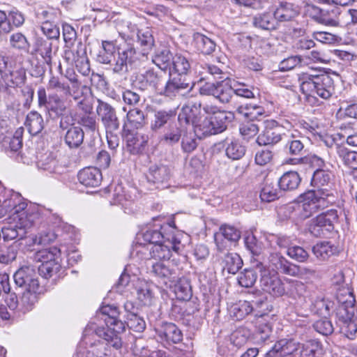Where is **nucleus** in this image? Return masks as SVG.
I'll return each mask as SVG.
<instances>
[{
	"label": "nucleus",
	"instance_id": "obj_1",
	"mask_svg": "<svg viewBox=\"0 0 357 357\" xmlns=\"http://www.w3.org/2000/svg\"><path fill=\"white\" fill-rule=\"evenodd\" d=\"M125 328L126 324L119 319V309L113 305L102 306L84 331L82 342L86 346L84 357H108L106 345L121 348L119 334Z\"/></svg>",
	"mask_w": 357,
	"mask_h": 357
},
{
	"label": "nucleus",
	"instance_id": "obj_2",
	"mask_svg": "<svg viewBox=\"0 0 357 357\" xmlns=\"http://www.w3.org/2000/svg\"><path fill=\"white\" fill-rule=\"evenodd\" d=\"M331 174L323 169H317L313 174L311 185L313 189L302 195L303 217L308 218L318 209H323L335 202L336 198L332 190L328 188Z\"/></svg>",
	"mask_w": 357,
	"mask_h": 357
},
{
	"label": "nucleus",
	"instance_id": "obj_3",
	"mask_svg": "<svg viewBox=\"0 0 357 357\" xmlns=\"http://www.w3.org/2000/svg\"><path fill=\"white\" fill-rule=\"evenodd\" d=\"M203 110L208 116L204 117L196 129L195 135L199 138L222 132L234 119L233 112L221 111L215 105L206 104Z\"/></svg>",
	"mask_w": 357,
	"mask_h": 357
},
{
	"label": "nucleus",
	"instance_id": "obj_4",
	"mask_svg": "<svg viewBox=\"0 0 357 357\" xmlns=\"http://www.w3.org/2000/svg\"><path fill=\"white\" fill-rule=\"evenodd\" d=\"M299 80L301 90L306 96H317L323 99H328L335 93L334 80L327 74L312 75L302 73Z\"/></svg>",
	"mask_w": 357,
	"mask_h": 357
},
{
	"label": "nucleus",
	"instance_id": "obj_5",
	"mask_svg": "<svg viewBox=\"0 0 357 357\" xmlns=\"http://www.w3.org/2000/svg\"><path fill=\"white\" fill-rule=\"evenodd\" d=\"M38 216L35 213H22L12 218L13 222L2 228L3 240L11 241L25 238L27 229L34 225Z\"/></svg>",
	"mask_w": 357,
	"mask_h": 357
},
{
	"label": "nucleus",
	"instance_id": "obj_6",
	"mask_svg": "<svg viewBox=\"0 0 357 357\" xmlns=\"http://www.w3.org/2000/svg\"><path fill=\"white\" fill-rule=\"evenodd\" d=\"M60 250L56 247L39 250L33 254V261L40 262L38 268L40 275L51 278L61 269Z\"/></svg>",
	"mask_w": 357,
	"mask_h": 357
},
{
	"label": "nucleus",
	"instance_id": "obj_7",
	"mask_svg": "<svg viewBox=\"0 0 357 357\" xmlns=\"http://www.w3.org/2000/svg\"><path fill=\"white\" fill-rule=\"evenodd\" d=\"M26 206L20 194L6 189L0 181V218L7 213H10L12 218L22 213H29Z\"/></svg>",
	"mask_w": 357,
	"mask_h": 357
},
{
	"label": "nucleus",
	"instance_id": "obj_8",
	"mask_svg": "<svg viewBox=\"0 0 357 357\" xmlns=\"http://www.w3.org/2000/svg\"><path fill=\"white\" fill-rule=\"evenodd\" d=\"M256 268L261 273L260 285L264 291L273 296H282L285 294L284 284L276 271L266 269L261 262H257Z\"/></svg>",
	"mask_w": 357,
	"mask_h": 357
},
{
	"label": "nucleus",
	"instance_id": "obj_9",
	"mask_svg": "<svg viewBox=\"0 0 357 357\" xmlns=\"http://www.w3.org/2000/svg\"><path fill=\"white\" fill-rule=\"evenodd\" d=\"M38 104L40 108L45 110L51 116H61L66 111L67 107L65 101L57 93L47 96L46 90L43 86L39 87L37 91Z\"/></svg>",
	"mask_w": 357,
	"mask_h": 357
},
{
	"label": "nucleus",
	"instance_id": "obj_10",
	"mask_svg": "<svg viewBox=\"0 0 357 357\" xmlns=\"http://www.w3.org/2000/svg\"><path fill=\"white\" fill-rule=\"evenodd\" d=\"M202 120V104L198 100H188L182 107L178 116V124L183 125L184 127L191 125L194 128L195 135Z\"/></svg>",
	"mask_w": 357,
	"mask_h": 357
},
{
	"label": "nucleus",
	"instance_id": "obj_11",
	"mask_svg": "<svg viewBox=\"0 0 357 357\" xmlns=\"http://www.w3.org/2000/svg\"><path fill=\"white\" fill-rule=\"evenodd\" d=\"M38 274L33 267L24 266L15 273L13 278L16 285L24 288L25 291H38L40 289Z\"/></svg>",
	"mask_w": 357,
	"mask_h": 357
},
{
	"label": "nucleus",
	"instance_id": "obj_12",
	"mask_svg": "<svg viewBox=\"0 0 357 357\" xmlns=\"http://www.w3.org/2000/svg\"><path fill=\"white\" fill-rule=\"evenodd\" d=\"M193 86L194 83L190 82L186 77L176 75L165 81L159 93L173 98L178 95H183V91H191Z\"/></svg>",
	"mask_w": 357,
	"mask_h": 357
},
{
	"label": "nucleus",
	"instance_id": "obj_13",
	"mask_svg": "<svg viewBox=\"0 0 357 357\" xmlns=\"http://www.w3.org/2000/svg\"><path fill=\"white\" fill-rule=\"evenodd\" d=\"M180 241L174 236L167 237V240L160 243L151 245V257L152 259L165 261L172 257V251L178 252L180 250Z\"/></svg>",
	"mask_w": 357,
	"mask_h": 357
},
{
	"label": "nucleus",
	"instance_id": "obj_14",
	"mask_svg": "<svg viewBox=\"0 0 357 357\" xmlns=\"http://www.w3.org/2000/svg\"><path fill=\"white\" fill-rule=\"evenodd\" d=\"M147 268L151 274L163 280L164 283L168 282L174 283L179 278V271L178 268H171L169 264H165L163 261L148 262Z\"/></svg>",
	"mask_w": 357,
	"mask_h": 357
},
{
	"label": "nucleus",
	"instance_id": "obj_15",
	"mask_svg": "<svg viewBox=\"0 0 357 357\" xmlns=\"http://www.w3.org/2000/svg\"><path fill=\"white\" fill-rule=\"evenodd\" d=\"M98 103L96 112L105 130L109 132L118 131L120 123L115 109L107 102L100 99L98 100Z\"/></svg>",
	"mask_w": 357,
	"mask_h": 357
},
{
	"label": "nucleus",
	"instance_id": "obj_16",
	"mask_svg": "<svg viewBox=\"0 0 357 357\" xmlns=\"http://www.w3.org/2000/svg\"><path fill=\"white\" fill-rule=\"evenodd\" d=\"M165 79L162 75L153 70H148L144 73L138 75L134 82L135 87L141 91L154 90L159 93Z\"/></svg>",
	"mask_w": 357,
	"mask_h": 357
},
{
	"label": "nucleus",
	"instance_id": "obj_17",
	"mask_svg": "<svg viewBox=\"0 0 357 357\" xmlns=\"http://www.w3.org/2000/svg\"><path fill=\"white\" fill-rule=\"evenodd\" d=\"M136 50L134 47L127 45L120 47L117 56L114 57L113 72L119 75H123L128 72V65L135 61Z\"/></svg>",
	"mask_w": 357,
	"mask_h": 357
},
{
	"label": "nucleus",
	"instance_id": "obj_18",
	"mask_svg": "<svg viewBox=\"0 0 357 357\" xmlns=\"http://www.w3.org/2000/svg\"><path fill=\"white\" fill-rule=\"evenodd\" d=\"M215 241L218 250L222 251L235 244L241 238V231L236 227L229 225H222L215 233Z\"/></svg>",
	"mask_w": 357,
	"mask_h": 357
},
{
	"label": "nucleus",
	"instance_id": "obj_19",
	"mask_svg": "<svg viewBox=\"0 0 357 357\" xmlns=\"http://www.w3.org/2000/svg\"><path fill=\"white\" fill-rule=\"evenodd\" d=\"M301 12L298 5L289 1H280L273 10L275 20L278 22H290L294 20Z\"/></svg>",
	"mask_w": 357,
	"mask_h": 357
},
{
	"label": "nucleus",
	"instance_id": "obj_20",
	"mask_svg": "<svg viewBox=\"0 0 357 357\" xmlns=\"http://www.w3.org/2000/svg\"><path fill=\"white\" fill-rule=\"evenodd\" d=\"M137 300L144 305H151L154 301L153 285L137 278L132 282Z\"/></svg>",
	"mask_w": 357,
	"mask_h": 357
},
{
	"label": "nucleus",
	"instance_id": "obj_21",
	"mask_svg": "<svg viewBox=\"0 0 357 357\" xmlns=\"http://www.w3.org/2000/svg\"><path fill=\"white\" fill-rule=\"evenodd\" d=\"M79 183L86 188H96L102 180L100 170L94 167H88L80 170L77 174Z\"/></svg>",
	"mask_w": 357,
	"mask_h": 357
},
{
	"label": "nucleus",
	"instance_id": "obj_22",
	"mask_svg": "<svg viewBox=\"0 0 357 357\" xmlns=\"http://www.w3.org/2000/svg\"><path fill=\"white\" fill-rule=\"evenodd\" d=\"M123 131L128 151L132 154H138L142 152L147 143V136L137 132H132L128 129H125Z\"/></svg>",
	"mask_w": 357,
	"mask_h": 357
},
{
	"label": "nucleus",
	"instance_id": "obj_23",
	"mask_svg": "<svg viewBox=\"0 0 357 357\" xmlns=\"http://www.w3.org/2000/svg\"><path fill=\"white\" fill-rule=\"evenodd\" d=\"M341 9L335 6L326 8H320L315 15V20L319 24L327 26H337L340 24Z\"/></svg>",
	"mask_w": 357,
	"mask_h": 357
},
{
	"label": "nucleus",
	"instance_id": "obj_24",
	"mask_svg": "<svg viewBox=\"0 0 357 357\" xmlns=\"http://www.w3.org/2000/svg\"><path fill=\"white\" fill-rule=\"evenodd\" d=\"M160 339L168 344H177L183 340L181 331L173 323H165L158 331Z\"/></svg>",
	"mask_w": 357,
	"mask_h": 357
},
{
	"label": "nucleus",
	"instance_id": "obj_25",
	"mask_svg": "<svg viewBox=\"0 0 357 357\" xmlns=\"http://www.w3.org/2000/svg\"><path fill=\"white\" fill-rule=\"evenodd\" d=\"M169 178L170 169L162 164L151 165L146 174L148 181L158 185L167 182Z\"/></svg>",
	"mask_w": 357,
	"mask_h": 357
},
{
	"label": "nucleus",
	"instance_id": "obj_26",
	"mask_svg": "<svg viewBox=\"0 0 357 357\" xmlns=\"http://www.w3.org/2000/svg\"><path fill=\"white\" fill-rule=\"evenodd\" d=\"M278 183L270 178H266L261 185L260 199L264 202H271L278 199L280 196V188Z\"/></svg>",
	"mask_w": 357,
	"mask_h": 357
},
{
	"label": "nucleus",
	"instance_id": "obj_27",
	"mask_svg": "<svg viewBox=\"0 0 357 357\" xmlns=\"http://www.w3.org/2000/svg\"><path fill=\"white\" fill-rule=\"evenodd\" d=\"M146 124V116L139 108L130 109L127 112L126 119L123 123V130L128 128L140 129Z\"/></svg>",
	"mask_w": 357,
	"mask_h": 357
},
{
	"label": "nucleus",
	"instance_id": "obj_28",
	"mask_svg": "<svg viewBox=\"0 0 357 357\" xmlns=\"http://www.w3.org/2000/svg\"><path fill=\"white\" fill-rule=\"evenodd\" d=\"M282 129L280 127L274 128H266L257 138V142L260 146L274 145L280 142L283 136L286 135L282 133Z\"/></svg>",
	"mask_w": 357,
	"mask_h": 357
},
{
	"label": "nucleus",
	"instance_id": "obj_29",
	"mask_svg": "<svg viewBox=\"0 0 357 357\" xmlns=\"http://www.w3.org/2000/svg\"><path fill=\"white\" fill-rule=\"evenodd\" d=\"M192 39L196 49L205 55L211 54L216 49V43L201 33H195Z\"/></svg>",
	"mask_w": 357,
	"mask_h": 357
},
{
	"label": "nucleus",
	"instance_id": "obj_30",
	"mask_svg": "<svg viewBox=\"0 0 357 357\" xmlns=\"http://www.w3.org/2000/svg\"><path fill=\"white\" fill-rule=\"evenodd\" d=\"M1 77L8 86H19L26 80V70L22 67H15L9 70V73H4Z\"/></svg>",
	"mask_w": 357,
	"mask_h": 357
},
{
	"label": "nucleus",
	"instance_id": "obj_31",
	"mask_svg": "<svg viewBox=\"0 0 357 357\" xmlns=\"http://www.w3.org/2000/svg\"><path fill=\"white\" fill-rule=\"evenodd\" d=\"M301 178L299 174L294 171L287 172L280 178L278 185L282 191H291L296 190Z\"/></svg>",
	"mask_w": 357,
	"mask_h": 357
},
{
	"label": "nucleus",
	"instance_id": "obj_32",
	"mask_svg": "<svg viewBox=\"0 0 357 357\" xmlns=\"http://www.w3.org/2000/svg\"><path fill=\"white\" fill-rule=\"evenodd\" d=\"M280 357L294 356L297 357L299 350V342L294 339H282L274 344Z\"/></svg>",
	"mask_w": 357,
	"mask_h": 357
},
{
	"label": "nucleus",
	"instance_id": "obj_33",
	"mask_svg": "<svg viewBox=\"0 0 357 357\" xmlns=\"http://www.w3.org/2000/svg\"><path fill=\"white\" fill-rule=\"evenodd\" d=\"M65 58L70 64H75L79 67V63L87 59L86 47L81 42L75 47L65 51Z\"/></svg>",
	"mask_w": 357,
	"mask_h": 357
},
{
	"label": "nucleus",
	"instance_id": "obj_34",
	"mask_svg": "<svg viewBox=\"0 0 357 357\" xmlns=\"http://www.w3.org/2000/svg\"><path fill=\"white\" fill-rule=\"evenodd\" d=\"M24 125L31 135H36L44 128L43 118L38 112L31 111L26 115Z\"/></svg>",
	"mask_w": 357,
	"mask_h": 357
},
{
	"label": "nucleus",
	"instance_id": "obj_35",
	"mask_svg": "<svg viewBox=\"0 0 357 357\" xmlns=\"http://www.w3.org/2000/svg\"><path fill=\"white\" fill-rule=\"evenodd\" d=\"M137 43L141 48L142 54L147 55L155 44L152 31L148 29L137 30Z\"/></svg>",
	"mask_w": 357,
	"mask_h": 357
},
{
	"label": "nucleus",
	"instance_id": "obj_36",
	"mask_svg": "<svg viewBox=\"0 0 357 357\" xmlns=\"http://www.w3.org/2000/svg\"><path fill=\"white\" fill-rule=\"evenodd\" d=\"M84 133L79 126H71L64 136L65 143L70 149L79 147L83 142Z\"/></svg>",
	"mask_w": 357,
	"mask_h": 357
},
{
	"label": "nucleus",
	"instance_id": "obj_37",
	"mask_svg": "<svg viewBox=\"0 0 357 357\" xmlns=\"http://www.w3.org/2000/svg\"><path fill=\"white\" fill-rule=\"evenodd\" d=\"M187 132V127L183 125L177 126V125H171L164 133L161 138V142L168 145H174L178 142L181 136Z\"/></svg>",
	"mask_w": 357,
	"mask_h": 357
},
{
	"label": "nucleus",
	"instance_id": "obj_38",
	"mask_svg": "<svg viewBox=\"0 0 357 357\" xmlns=\"http://www.w3.org/2000/svg\"><path fill=\"white\" fill-rule=\"evenodd\" d=\"M222 266L229 273L235 274L242 267L243 260L234 252H228L222 259Z\"/></svg>",
	"mask_w": 357,
	"mask_h": 357
},
{
	"label": "nucleus",
	"instance_id": "obj_39",
	"mask_svg": "<svg viewBox=\"0 0 357 357\" xmlns=\"http://www.w3.org/2000/svg\"><path fill=\"white\" fill-rule=\"evenodd\" d=\"M115 52V44L113 41L102 40L101 49L97 54V61L102 64L111 63Z\"/></svg>",
	"mask_w": 357,
	"mask_h": 357
},
{
	"label": "nucleus",
	"instance_id": "obj_40",
	"mask_svg": "<svg viewBox=\"0 0 357 357\" xmlns=\"http://www.w3.org/2000/svg\"><path fill=\"white\" fill-rule=\"evenodd\" d=\"M225 153L227 156L233 160L241 159L245 153V146L236 139L226 140Z\"/></svg>",
	"mask_w": 357,
	"mask_h": 357
},
{
	"label": "nucleus",
	"instance_id": "obj_41",
	"mask_svg": "<svg viewBox=\"0 0 357 357\" xmlns=\"http://www.w3.org/2000/svg\"><path fill=\"white\" fill-rule=\"evenodd\" d=\"M35 46L36 51L43 57L44 61L50 66L52 59V43L49 40L38 38Z\"/></svg>",
	"mask_w": 357,
	"mask_h": 357
},
{
	"label": "nucleus",
	"instance_id": "obj_42",
	"mask_svg": "<svg viewBox=\"0 0 357 357\" xmlns=\"http://www.w3.org/2000/svg\"><path fill=\"white\" fill-rule=\"evenodd\" d=\"M312 252L317 259L324 261L337 252V248L330 242L323 241L314 245Z\"/></svg>",
	"mask_w": 357,
	"mask_h": 357
},
{
	"label": "nucleus",
	"instance_id": "obj_43",
	"mask_svg": "<svg viewBox=\"0 0 357 357\" xmlns=\"http://www.w3.org/2000/svg\"><path fill=\"white\" fill-rule=\"evenodd\" d=\"M336 153L344 165L351 167L357 165V151H351L342 144H336Z\"/></svg>",
	"mask_w": 357,
	"mask_h": 357
},
{
	"label": "nucleus",
	"instance_id": "obj_44",
	"mask_svg": "<svg viewBox=\"0 0 357 357\" xmlns=\"http://www.w3.org/2000/svg\"><path fill=\"white\" fill-rule=\"evenodd\" d=\"M349 298L347 296L342 297L337 296V301L339 306L337 310V317L349 319L351 317H354L356 308L355 303L349 304Z\"/></svg>",
	"mask_w": 357,
	"mask_h": 357
},
{
	"label": "nucleus",
	"instance_id": "obj_45",
	"mask_svg": "<svg viewBox=\"0 0 357 357\" xmlns=\"http://www.w3.org/2000/svg\"><path fill=\"white\" fill-rule=\"evenodd\" d=\"M314 219L316 220L317 224H321L324 229H327L330 232L334 229V223L337 222L338 214L336 210H328L317 215Z\"/></svg>",
	"mask_w": 357,
	"mask_h": 357
},
{
	"label": "nucleus",
	"instance_id": "obj_46",
	"mask_svg": "<svg viewBox=\"0 0 357 357\" xmlns=\"http://www.w3.org/2000/svg\"><path fill=\"white\" fill-rule=\"evenodd\" d=\"M172 236L174 235L170 233H165L161 228L160 229H148L142 234L144 241L148 242L151 246L156 243H160L167 240V237H171Z\"/></svg>",
	"mask_w": 357,
	"mask_h": 357
},
{
	"label": "nucleus",
	"instance_id": "obj_47",
	"mask_svg": "<svg viewBox=\"0 0 357 357\" xmlns=\"http://www.w3.org/2000/svg\"><path fill=\"white\" fill-rule=\"evenodd\" d=\"M173 56L169 50L158 52L152 59V61L162 70L171 69Z\"/></svg>",
	"mask_w": 357,
	"mask_h": 357
},
{
	"label": "nucleus",
	"instance_id": "obj_48",
	"mask_svg": "<svg viewBox=\"0 0 357 357\" xmlns=\"http://www.w3.org/2000/svg\"><path fill=\"white\" fill-rule=\"evenodd\" d=\"M320 348L318 342L307 341L305 343H299V350L297 357H320Z\"/></svg>",
	"mask_w": 357,
	"mask_h": 357
},
{
	"label": "nucleus",
	"instance_id": "obj_49",
	"mask_svg": "<svg viewBox=\"0 0 357 357\" xmlns=\"http://www.w3.org/2000/svg\"><path fill=\"white\" fill-rule=\"evenodd\" d=\"M254 25L263 30H273L276 28L277 21L274 15L270 13L260 14L254 18Z\"/></svg>",
	"mask_w": 357,
	"mask_h": 357
},
{
	"label": "nucleus",
	"instance_id": "obj_50",
	"mask_svg": "<svg viewBox=\"0 0 357 357\" xmlns=\"http://www.w3.org/2000/svg\"><path fill=\"white\" fill-rule=\"evenodd\" d=\"M31 290L24 291L20 302V311L25 313L33 309L38 301L37 293Z\"/></svg>",
	"mask_w": 357,
	"mask_h": 357
},
{
	"label": "nucleus",
	"instance_id": "obj_51",
	"mask_svg": "<svg viewBox=\"0 0 357 357\" xmlns=\"http://www.w3.org/2000/svg\"><path fill=\"white\" fill-rule=\"evenodd\" d=\"M174 286V292L176 298L181 301H188L192 296V291L190 283L185 279H180L176 281Z\"/></svg>",
	"mask_w": 357,
	"mask_h": 357
},
{
	"label": "nucleus",
	"instance_id": "obj_52",
	"mask_svg": "<svg viewBox=\"0 0 357 357\" xmlns=\"http://www.w3.org/2000/svg\"><path fill=\"white\" fill-rule=\"evenodd\" d=\"M252 306L249 301H240L231 307L232 316L237 320L243 319L252 311Z\"/></svg>",
	"mask_w": 357,
	"mask_h": 357
},
{
	"label": "nucleus",
	"instance_id": "obj_53",
	"mask_svg": "<svg viewBox=\"0 0 357 357\" xmlns=\"http://www.w3.org/2000/svg\"><path fill=\"white\" fill-rule=\"evenodd\" d=\"M172 69L178 73L177 75L183 76L190 68V64L186 57L181 54H176L173 57Z\"/></svg>",
	"mask_w": 357,
	"mask_h": 357
},
{
	"label": "nucleus",
	"instance_id": "obj_54",
	"mask_svg": "<svg viewBox=\"0 0 357 357\" xmlns=\"http://www.w3.org/2000/svg\"><path fill=\"white\" fill-rule=\"evenodd\" d=\"M284 150L289 155H300L303 154L304 151V144L301 139H296V137L291 134L286 143Z\"/></svg>",
	"mask_w": 357,
	"mask_h": 357
},
{
	"label": "nucleus",
	"instance_id": "obj_55",
	"mask_svg": "<svg viewBox=\"0 0 357 357\" xmlns=\"http://www.w3.org/2000/svg\"><path fill=\"white\" fill-rule=\"evenodd\" d=\"M237 112L248 119L253 121L258 119L259 116H261L264 114V109L256 105H247L245 107H238Z\"/></svg>",
	"mask_w": 357,
	"mask_h": 357
},
{
	"label": "nucleus",
	"instance_id": "obj_56",
	"mask_svg": "<svg viewBox=\"0 0 357 357\" xmlns=\"http://www.w3.org/2000/svg\"><path fill=\"white\" fill-rule=\"evenodd\" d=\"M201 68L202 70L199 71V73L201 75L200 81L205 79L208 80L211 78H222V70L215 65L204 64V66H201Z\"/></svg>",
	"mask_w": 357,
	"mask_h": 357
},
{
	"label": "nucleus",
	"instance_id": "obj_57",
	"mask_svg": "<svg viewBox=\"0 0 357 357\" xmlns=\"http://www.w3.org/2000/svg\"><path fill=\"white\" fill-rule=\"evenodd\" d=\"M234 94L233 87L227 83L218 82V89L215 98L222 103L228 102Z\"/></svg>",
	"mask_w": 357,
	"mask_h": 357
},
{
	"label": "nucleus",
	"instance_id": "obj_58",
	"mask_svg": "<svg viewBox=\"0 0 357 357\" xmlns=\"http://www.w3.org/2000/svg\"><path fill=\"white\" fill-rule=\"evenodd\" d=\"M174 112L172 111L160 110L155 113L154 120L151 124L152 130H157L164 126L172 116Z\"/></svg>",
	"mask_w": 357,
	"mask_h": 357
},
{
	"label": "nucleus",
	"instance_id": "obj_59",
	"mask_svg": "<svg viewBox=\"0 0 357 357\" xmlns=\"http://www.w3.org/2000/svg\"><path fill=\"white\" fill-rule=\"evenodd\" d=\"M81 83H74L68 85V90H66V95L72 96L75 100L77 101V105L82 107V109L85 112L87 111L86 108L84 107L85 100L82 98L83 92L81 91Z\"/></svg>",
	"mask_w": 357,
	"mask_h": 357
},
{
	"label": "nucleus",
	"instance_id": "obj_60",
	"mask_svg": "<svg viewBox=\"0 0 357 357\" xmlns=\"http://www.w3.org/2000/svg\"><path fill=\"white\" fill-rule=\"evenodd\" d=\"M250 335V331L248 329L238 328L231 333V342L234 346L241 347L247 342Z\"/></svg>",
	"mask_w": 357,
	"mask_h": 357
},
{
	"label": "nucleus",
	"instance_id": "obj_61",
	"mask_svg": "<svg viewBox=\"0 0 357 357\" xmlns=\"http://www.w3.org/2000/svg\"><path fill=\"white\" fill-rule=\"evenodd\" d=\"M257 278V273L254 270L245 269L239 274L238 282L241 287L249 288L254 285Z\"/></svg>",
	"mask_w": 357,
	"mask_h": 357
},
{
	"label": "nucleus",
	"instance_id": "obj_62",
	"mask_svg": "<svg viewBox=\"0 0 357 357\" xmlns=\"http://www.w3.org/2000/svg\"><path fill=\"white\" fill-rule=\"evenodd\" d=\"M337 318L342 322L340 326L342 333L348 338L353 339L357 332V326L353 321L354 317H351L349 319L341 317Z\"/></svg>",
	"mask_w": 357,
	"mask_h": 357
},
{
	"label": "nucleus",
	"instance_id": "obj_63",
	"mask_svg": "<svg viewBox=\"0 0 357 357\" xmlns=\"http://www.w3.org/2000/svg\"><path fill=\"white\" fill-rule=\"evenodd\" d=\"M9 43L12 47L18 50H26L29 46L26 36L20 32L11 34L9 38Z\"/></svg>",
	"mask_w": 357,
	"mask_h": 357
},
{
	"label": "nucleus",
	"instance_id": "obj_64",
	"mask_svg": "<svg viewBox=\"0 0 357 357\" xmlns=\"http://www.w3.org/2000/svg\"><path fill=\"white\" fill-rule=\"evenodd\" d=\"M246 248L253 255L258 256L262 252V245L258 241L256 237L250 234L245 237L244 239Z\"/></svg>",
	"mask_w": 357,
	"mask_h": 357
}]
</instances>
